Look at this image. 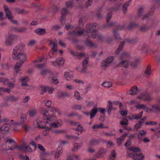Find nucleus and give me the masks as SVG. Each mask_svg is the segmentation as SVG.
<instances>
[{
  "instance_id": "nucleus-52",
  "label": "nucleus",
  "mask_w": 160,
  "mask_h": 160,
  "mask_svg": "<svg viewBox=\"0 0 160 160\" xmlns=\"http://www.w3.org/2000/svg\"><path fill=\"white\" fill-rule=\"evenodd\" d=\"M146 134V132L143 130L139 131L138 135V138L141 140L142 139L143 137Z\"/></svg>"
},
{
  "instance_id": "nucleus-37",
  "label": "nucleus",
  "mask_w": 160,
  "mask_h": 160,
  "mask_svg": "<svg viewBox=\"0 0 160 160\" xmlns=\"http://www.w3.org/2000/svg\"><path fill=\"white\" fill-rule=\"evenodd\" d=\"M41 74L42 76H49L52 75V73L48 69H45L42 71L41 72Z\"/></svg>"
},
{
  "instance_id": "nucleus-1",
  "label": "nucleus",
  "mask_w": 160,
  "mask_h": 160,
  "mask_svg": "<svg viewBox=\"0 0 160 160\" xmlns=\"http://www.w3.org/2000/svg\"><path fill=\"white\" fill-rule=\"evenodd\" d=\"M42 114V120L38 119L33 123V125L35 127L39 128H44L42 131V134L44 136L49 135L51 130V128H56L62 125V122L60 119L58 120L56 122H52L55 119V117L53 115V112L50 111L49 112L44 109H43L41 111Z\"/></svg>"
},
{
  "instance_id": "nucleus-60",
  "label": "nucleus",
  "mask_w": 160,
  "mask_h": 160,
  "mask_svg": "<svg viewBox=\"0 0 160 160\" xmlns=\"http://www.w3.org/2000/svg\"><path fill=\"white\" fill-rule=\"evenodd\" d=\"M72 108L75 110H80L82 108V106L81 105L78 104H75L73 105L72 106Z\"/></svg>"
},
{
  "instance_id": "nucleus-33",
  "label": "nucleus",
  "mask_w": 160,
  "mask_h": 160,
  "mask_svg": "<svg viewBox=\"0 0 160 160\" xmlns=\"http://www.w3.org/2000/svg\"><path fill=\"white\" fill-rule=\"evenodd\" d=\"M143 114V112H140L138 114H133L132 115L131 117L130 118L131 119V118L135 120H138L142 117Z\"/></svg>"
},
{
  "instance_id": "nucleus-17",
  "label": "nucleus",
  "mask_w": 160,
  "mask_h": 160,
  "mask_svg": "<svg viewBox=\"0 0 160 160\" xmlns=\"http://www.w3.org/2000/svg\"><path fill=\"white\" fill-rule=\"evenodd\" d=\"M89 58H86L85 59L83 60L82 62V65L83 68L80 67H78L77 68V69L79 71L83 73L86 72V68L88 66V64Z\"/></svg>"
},
{
  "instance_id": "nucleus-3",
  "label": "nucleus",
  "mask_w": 160,
  "mask_h": 160,
  "mask_svg": "<svg viewBox=\"0 0 160 160\" xmlns=\"http://www.w3.org/2000/svg\"><path fill=\"white\" fill-rule=\"evenodd\" d=\"M141 150L133 147L129 148L127 153V157L131 158L134 160H142L144 156L140 152Z\"/></svg>"
},
{
  "instance_id": "nucleus-4",
  "label": "nucleus",
  "mask_w": 160,
  "mask_h": 160,
  "mask_svg": "<svg viewBox=\"0 0 160 160\" xmlns=\"http://www.w3.org/2000/svg\"><path fill=\"white\" fill-rule=\"evenodd\" d=\"M18 59L20 60L19 62H17L14 66V75L15 77L19 73L20 71V68L22 66L23 62H25L27 59V56L26 54L22 53L18 57Z\"/></svg>"
},
{
  "instance_id": "nucleus-44",
  "label": "nucleus",
  "mask_w": 160,
  "mask_h": 160,
  "mask_svg": "<svg viewBox=\"0 0 160 160\" xmlns=\"http://www.w3.org/2000/svg\"><path fill=\"white\" fill-rule=\"evenodd\" d=\"M20 80L22 82L21 85L25 86H28L27 82L28 80V77H25L23 78L20 79Z\"/></svg>"
},
{
  "instance_id": "nucleus-14",
  "label": "nucleus",
  "mask_w": 160,
  "mask_h": 160,
  "mask_svg": "<svg viewBox=\"0 0 160 160\" xmlns=\"http://www.w3.org/2000/svg\"><path fill=\"white\" fill-rule=\"evenodd\" d=\"M45 103L46 106L48 107H49V108L48 109V110H47L44 108H42L41 110V112L43 109H44L49 112L50 111H52L53 112V114H52L53 115L54 112L57 113L58 115H60V112L59 111V110L58 109L55 108H53L52 107H50L51 104V102L50 101L47 100L45 101Z\"/></svg>"
},
{
  "instance_id": "nucleus-12",
  "label": "nucleus",
  "mask_w": 160,
  "mask_h": 160,
  "mask_svg": "<svg viewBox=\"0 0 160 160\" xmlns=\"http://www.w3.org/2000/svg\"><path fill=\"white\" fill-rule=\"evenodd\" d=\"M6 146H8V147L6 146L4 149H6L7 150H13L17 147V144L13 140L8 139L5 142Z\"/></svg>"
},
{
  "instance_id": "nucleus-40",
  "label": "nucleus",
  "mask_w": 160,
  "mask_h": 160,
  "mask_svg": "<svg viewBox=\"0 0 160 160\" xmlns=\"http://www.w3.org/2000/svg\"><path fill=\"white\" fill-rule=\"evenodd\" d=\"M98 112V109L96 108H94L91 110L90 113V118H94Z\"/></svg>"
},
{
  "instance_id": "nucleus-34",
  "label": "nucleus",
  "mask_w": 160,
  "mask_h": 160,
  "mask_svg": "<svg viewBox=\"0 0 160 160\" xmlns=\"http://www.w3.org/2000/svg\"><path fill=\"white\" fill-rule=\"evenodd\" d=\"M57 94L58 97L59 98L68 97L70 95L69 93L66 92H58Z\"/></svg>"
},
{
  "instance_id": "nucleus-46",
  "label": "nucleus",
  "mask_w": 160,
  "mask_h": 160,
  "mask_svg": "<svg viewBox=\"0 0 160 160\" xmlns=\"http://www.w3.org/2000/svg\"><path fill=\"white\" fill-rule=\"evenodd\" d=\"M135 107L138 109L143 108L147 112H148V108L147 107V106L144 104H138L135 105Z\"/></svg>"
},
{
  "instance_id": "nucleus-36",
  "label": "nucleus",
  "mask_w": 160,
  "mask_h": 160,
  "mask_svg": "<svg viewBox=\"0 0 160 160\" xmlns=\"http://www.w3.org/2000/svg\"><path fill=\"white\" fill-rule=\"evenodd\" d=\"M120 124L122 126L123 128L125 129H128L126 126L128 124V120L126 118H124L123 120L120 121Z\"/></svg>"
},
{
  "instance_id": "nucleus-55",
  "label": "nucleus",
  "mask_w": 160,
  "mask_h": 160,
  "mask_svg": "<svg viewBox=\"0 0 160 160\" xmlns=\"http://www.w3.org/2000/svg\"><path fill=\"white\" fill-rule=\"evenodd\" d=\"M152 27V26H148L147 25H145L144 26H142L140 28V30L142 32H144Z\"/></svg>"
},
{
  "instance_id": "nucleus-23",
  "label": "nucleus",
  "mask_w": 160,
  "mask_h": 160,
  "mask_svg": "<svg viewBox=\"0 0 160 160\" xmlns=\"http://www.w3.org/2000/svg\"><path fill=\"white\" fill-rule=\"evenodd\" d=\"M27 119L26 116L25 115H22L21 117V122H15L13 123V121L11 120L10 123L12 124V125H20L24 124L26 121Z\"/></svg>"
},
{
  "instance_id": "nucleus-38",
  "label": "nucleus",
  "mask_w": 160,
  "mask_h": 160,
  "mask_svg": "<svg viewBox=\"0 0 160 160\" xmlns=\"http://www.w3.org/2000/svg\"><path fill=\"white\" fill-rule=\"evenodd\" d=\"M37 113V110L35 108H32L29 110L28 114L30 117H33L35 116Z\"/></svg>"
},
{
  "instance_id": "nucleus-7",
  "label": "nucleus",
  "mask_w": 160,
  "mask_h": 160,
  "mask_svg": "<svg viewBox=\"0 0 160 160\" xmlns=\"http://www.w3.org/2000/svg\"><path fill=\"white\" fill-rule=\"evenodd\" d=\"M50 45L52 47V48L49 52L48 56L50 58H55L56 57L58 51L56 40H55V41H50Z\"/></svg>"
},
{
  "instance_id": "nucleus-39",
  "label": "nucleus",
  "mask_w": 160,
  "mask_h": 160,
  "mask_svg": "<svg viewBox=\"0 0 160 160\" xmlns=\"http://www.w3.org/2000/svg\"><path fill=\"white\" fill-rule=\"evenodd\" d=\"M15 10L18 14H25L28 13V11L23 9H21L19 8H15Z\"/></svg>"
},
{
  "instance_id": "nucleus-59",
  "label": "nucleus",
  "mask_w": 160,
  "mask_h": 160,
  "mask_svg": "<svg viewBox=\"0 0 160 160\" xmlns=\"http://www.w3.org/2000/svg\"><path fill=\"white\" fill-rule=\"evenodd\" d=\"M143 11V9L142 7L138 9V17H141L142 16Z\"/></svg>"
},
{
  "instance_id": "nucleus-42",
  "label": "nucleus",
  "mask_w": 160,
  "mask_h": 160,
  "mask_svg": "<svg viewBox=\"0 0 160 160\" xmlns=\"http://www.w3.org/2000/svg\"><path fill=\"white\" fill-rule=\"evenodd\" d=\"M82 143H75L74 144V147L72 149V151H77L82 146Z\"/></svg>"
},
{
  "instance_id": "nucleus-61",
  "label": "nucleus",
  "mask_w": 160,
  "mask_h": 160,
  "mask_svg": "<svg viewBox=\"0 0 160 160\" xmlns=\"http://www.w3.org/2000/svg\"><path fill=\"white\" fill-rule=\"evenodd\" d=\"M143 123L142 121L139 120L135 125L134 128L136 129L139 128Z\"/></svg>"
},
{
  "instance_id": "nucleus-24",
  "label": "nucleus",
  "mask_w": 160,
  "mask_h": 160,
  "mask_svg": "<svg viewBox=\"0 0 160 160\" xmlns=\"http://www.w3.org/2000/svg\"><path fill=\"white\" fill-rule=\"evenodd\" d=\"M62 148L61 146H59L56 152L52 151L51 152V154L54 155L55 154V158H58L60 156V155L62 153Z\"/></svg>"
},
{
  "instance_id": "nucleus-47",
  "label": "nucleus",
  "mask_w": 160,
  "mask_h": 160,
  "mask_svg": "<svg viewBox=\"0 0 160 160\" xmlns=\"http://www.w3.org/2000/svg\"><path fill=\"white\" fill-rule=\"evenodd\" d=\"M6 99L9 101H16L18 99V98L13 96H8L6 97Z\"/></svg>"
},
{
  "instance_id": "nucleus-63",
  "label": "nucleus",
  "mask_w": 160,
  "mask_h": 160,
  "mask_svg": "<svg viewBox=\"0 0 160 160\" xmlns=\"http://www.w3.org/2000/svg\"><path fill=\"white\" fill-rule=\"evenodd\" d=\"M27 28L25 27H18V32H23L26 31Z\"/></svg>"
},
{
  "instance_id": "nucleus-50",
  "label": "nucleus",
  "mask_w": 160,
  "mask_h": 160,
  "mask_svg": "<svg viewBox=\"0 0 160 160\" xmlns=\"http://www.w3.org/2000/svg\"><path fill=\"white\" fill-rule=\"evenodd\" d=\"M64 78L65 79L68 80H70L72 77V75H70L69 72H66L64 73Z\"/></svg>"
},
{
  "instance_id": "nucleus-45",
  "label": "nucleus",
  "mask_w": 160,
  "mask_h": 160,
  "mask_svg": "<svg viewBox=\"0 0 160 160\" xmlns=\"http://www.w3.org/2000/svg\"><path fill=\"white\" fill-rule=\"evenodd\" d=\"M106 152L107 150L106 149L100 148L99 149L98 153L101 157H102L106 154Z\"/></svg>"
},
{
  "instance_id": "nucleus-41",
  "label": "nucleus",
  "mask_w": 160,
  "mask_h": 160,
  "mask_svg": "<svg viewBox=\"0 0 160 160\" xmlns=\"http://www.w3.org/2000/svg\"><path fill=\"white\" fill-rule=\"evenodd\" d=\"M152 72L151 70V67L149 65L147 66L146 69L144 72V75L146 77H148L151 74Z\"/></svg>"
},
{
  "instance_id": "nucleus-18",
  "label": "nucleus",
  "mask_w": 160,
  "mask_h": 160,
  "mask_svg": "<svg viewBox=\"0 0 160 160\" xmlns=\"http://www.w3.org/2000/svg\"><path fill=\"white\" fill-rule=\"evenodd\" d=\"M64 60L62 58H58L56 61L52 62V65L55 66H60L64 63Z\"/></svg>"
},
{
  "instance_id": "nucleus-9",
  "label": "nucleus",
  "mask_w": 160,
  "mask_h": 160,
  "mask_svg": "<svg viewBox=\"0 0 160 160\" xmlns=\"http://www.w3.org/2000/svg\"><path fill=\"white\" fill-rule=\"evenodd\" d=\"M47 59V58L43 55L41 57H39L37 59L33 60V62L34 63L35 67L38 68L42 69L45 66V63L37 64V63L38 62H44Z\"/></svg>"
},
{
  "instance_id": "nucleus-57",
  "label": "nucleus",
  "mask_w": 160,
  "mask_h": 160,
  "mask_svg": "<svg viewBox=\"0 0 160 160\" xmlns=\"http://www.w3.org/2000/svg\"><path fill=\"white\" fill-rule=\"evenodd\" d=\"M97 37L96 38H98V40L101 41H103L104 40V37L101 34H98V32H97Z\"/></svg>"
},
{
  "instance_id": "nucleus-43",
  "label": "nucleus",
  "mask_w": 160,
  "mask_h": 160,
  "mask_svg": "<svg viewBox=\"0 0 160 160\" xmlns=\"http://www.w3.org/2000/svg\"><path fill=\"white\" fill-rule=\"evenodd\" d=\"M116 154L115 150H112L110 155L109 159L110 160H116Z\"/></svg>"
},
{
  "instance_id": "nucleus-21",
  "label": "nucleus",
  "mask_w": 160,
  "mask_h": 160,
  "mask_svg": "<svg viewBox=\"0 0 160 160\" xmlns=\"http://www.w3.org/2000/svg\"><path fill=\"white\" fill-rule=\"evenodd\" d=\"M138 98L147 101H150L152 100V98L150 96L147 92L141 93L138 96Z\"/></svg>"
},
{
  "instance_id": "nucleus-29",
  "label": "nucleus",
  "mask_w": 160,
  "mask_h": 160,
  "mask_svg": "<svg viewBox=\"0 0 160 160\" xmlns=\"http://www.w3.org/2000/svg\"><path fill=\"white\" fill-rule=\"evenodd\" d=\"M99 142L100 141L98 140L92 139L89 142L88 144L91 146H95L98 145Z\"/></svg>"
},
{
  "instance_id": "nucleus-56",
  "label": "nucleus",
  "mask_w": 160,
  "mask_h": 160,
  "mask_svg": "<svg viewBox=\"0 0 160 160\" xmlns=\"http://www.w3.org/2000/svg\"><path fill=\"white\" fill-rule=\"evenodd\" d=\"M26 146L25 144H23L19 146L18 148L21 151L25 152Z\"/></svg>"
},
{
  "instance_id": "nucleus-48",
  "label": "nucleus",
  "mask_w": 160,
  "mask_h": 160,
  "mask_svg": "<svg viewBox=\"0 0 160 160\" xmlns=\"http://www.w3.org/2000/svg\"><path fill=\"white\" fill-rule=\"evenodd\" d=\"M74 159L79 160V157L75 154H72L68 157L67 160H73Z\"/></svg>"
},
{
  "instance_id": "nucleus-13",
  "label": "nucleus",
  "mask_w": 160,
  "mask_h": 160,
  "mask_svg": "<svg viewBox=\"0 0 160 160\" xmlns=\"http://www.w3.org/2000/svg\"><path fill=\"white\" fill-rule=\"evenodd\" d=\"M136 42V40L134 38H127L126 39L125 41L122 42H121L120 43V45L118 48L117 49L115 52L116 54H118L119 52L122 50L123 46L125 42H129V43H134Z\"/></svg>"
},
{
  "instance_id": "nucleus-25",
  "label": "nucleus",
  "mask_w": 160,
  "mask_h": 160,
  "mask_svg": "<svg viewBox=\"0 0 160 160\" xmlns=\"http://www.w3.org/2000/svg\"><path fill=\"white\" fill-rule=\"evenodd\" d=\"M114 57L113 56H109L102 63V66L103 67H106L110 63L114 60Z\"/></svg>"
},
{
  "instance_id": "nucleus-58",
  "label": "nucleus",
  "mask_w": 160,
  "mask_h": 160,
  "mask_svg": "<svg viewBox=\"0 0 160 160\" xmlns=\"http://www.w3.org/2000/svg\"><path fill=\"white\" fill-rule=\"evenodd\" d=\"M121 5V3H118L117 5L114 8H109L108 11H111V10H119V7Z\"/></svg>"
},
{
  "instance_id": "nucleus-22",
  "label": "nucleus",
  "mask_w": 160,
  "mask_h": 160,
  "mask_svg": "<svg viewBox=\"0 0 160 160\" xmlns=\"http://www.w3.org/2000/svg\"><path fill=\"white\" fill-rule=\"evenodd\" d=\"M42 94L47 92L51 94L52 93L54 88L52 87L48 86H42L41 87Z\"/></svg>"
},
{
  "instance_id": "nucleus-10",
  "label": "nucleus",
  "mask_w": 160,
  "mask_h": 160,
  "mask_svg": "<svg viewBox=\"0 0 160 160\" xmlns=\"http://www.w3.org/2000/svg\"><path fill=\"white\" fill-rule=\"evenodd\" d=\"M4 10L5 13L6 17L8 20L12 23L18 25V21L17 20H13L12 15L7 6L4 5Z\"/></svg>"
},
{
  "instance_id": "nucleus-49",
  "label": "nucleus",
  "mask_w": 160,
  "mask_h": 160,
  "mask_svg": "<svg viewBox=\"0 0 160 160\" xmlns=\"http://www.w3.org/2000/svg\"><path fill=\"white\" fill-rule=\"evenodd\" d=\"M35 32L36 33L40 35H43L46 33L45 29L42 28H38L35 30Z\"/></svg>"
},
{
  "instance_id": "nucleus-64",
  "label": "nucleus",
  "mask_w": 160,
  "mask_h": 160,
  "mask_svg": "<svg viewBox=\"0 0 160 160\" xmlns=\"http://www.w3.org/2000/svg\"><path fill=\"white\" fill-rule=\"evenodd\" d=\"M98 111L100 112L102 114V115H103L104 117L105 112H106V110L105 109L99 108L98 109Z\"/></svg>"
},
{
  "instance_id": "nucleus-32",
  "label": "nucleus",
  "mask_w": 160,
  "mask_h": 160,
  "mask_svg": "<svg viewBox=\"0 0 160 160\" xmlns=\"http://www.w3.org/2000/svg\"><path fill=\"white\" fill-rule=\"evenodd\" d=\"M132 0H129V1L126 2L123 5L122 10L124 14L127 12L128 7L130 5Z\"/></svg>"
},
{
  "instance_id": "nucleus-6",
  "label": "nucleus",
  "mask_w": 160,
  "mask_h": 160,
  "mask_svg": "<svg viewBox=\"0 0 160 160\" xmlns=\"http://www.w3.org/2000/svg\"><path fill=\"white\" fill-rule=\"evenodd\" d=\"M24 48V45L23 43H20L14 47L13 49L12 58L15 59H18L19 56L23 52Z\"/></svg>"
},
{
  "instance_id": "nucleus-5",
  "label": "nucleus",
  "mask_w": 160,
  "mask_h": 160,
  "mask_svg": "<svg viewBox=\"0 0 160 160\" xmlns=\"http://www.w3.org/2000/svg\"><path fill=\"white\" fill-rule=\"evenodd\" d=\"M139 27V25L135 22H131L128 26H126L125 25H120L117 27L116 29L113 31V34L115 37V38L117 39H120L119 36L117 33L118 31V30H122L124 29H130L133 28L138 27Z\"/></svg>"
},
{
  "instance_id": "nucleus-51",
  "label": "nucleus",
  "mask_w": 160,
  "mask_h": 160,
  "mask_svg": "<svg viewBox=\"0 0 160 160\" xmlns=\"http://www.w3.org/2000/svg\"><path fill=\"white\" fill-rule=\"evenodd\" d=\"M153 11L152 9L151 11L150 12L143 16L142 18V20H144L146 19H148L150 16H151L153 15Z\"/></svg>"
},
{
  "instance_id": "nucleus-27",
  "label": "nucleus",
  "mask_w": 160,
  "mask_h": 160,
  "mask_svg": "<svg viewBox=\"0 0 160 160\" xmlns=\"http://www.w3.org/2000/svg\"><path fill=\"white\" fill-rule=\"evenodd\" d=\"M128 134L126 132H124V133L119 138H117L116 141L118 145H120L122 141L127 136Z\"/></svg>"
},
{
  "instance_id": "nucleus-30",
  "label": "nucleus",
  "mask_w": 160,
  "mask_h": 160,
  "mask_svg": "<svg viewBox=\"0 0 160 160\" xmlns=\"http://www.w3.org/2000/svg\"><path fill=\"white\" fill-rule=\"evenodd\" d=\"M130 57V54L127 52H123L119 55V58L121 60L124 59L129 58Z\"/></svg>"
},
{
  "instance_id": "nucleus-54",
  "label": "nucleus",
  "mask_w": 160,
  "mask_h": 160,
  "mask_svg": "<svg viewBox=\"0 0 160 160\" xmlns=\"http://www.w3.org/2000/svg\"><path fill=\"white\" fill-rule=\"evenodd\" d=\"M102 85L105 87L109 88L112 86V84L110 82H105L102 83Z\"/></svg>"
},
{
  "instance_id": "nucleus-8",
  "label": "nucleus",
  "mask_w": 160,
  "mask_h": 160,
  "mask_svg": "<svg viewBox=\"0 0 160 160\" xmlns=\"http://www.w3.org/2000/svg\"><path fill=\"white\" fill-rule=\"evenodd\" d=\"M140 60L139 59H136L134 62H130L127 60H122L119 64V66L124 67L125 68L128 67L129 65L133 68L136 67L138 64Z\"/></svg>"
},
{
  "instance_id": "nucleus-35",
  "label": "nucleus",
  "mask_w": 160,
  "mask_h": 160,
  "mask_svg": "<svg viewBox=\"0 0 160 160\" xmlns=\"http://www.w3.org/2000/svg\"><path fill=\"white\" fill-rule=\"evenodd\" d=\"M139 91L138 87L136 86L132 87L130 90V94L131 95H135L137 94Z\"/></svg>"
},
{
  "instance_id": "nucleus-28",
  "label": "nucleus",
  "mask_w": 160,
  "mask_h": 160,
  "mask_svg": "<svg viewBox=\"0 0 160 160\" xmlns=\"http://www.w3.org/2000/svg\"><path fill=\"white\" fill-rule=\"evenodd\" d=\"M70 53L72 55L74 56L77 57L78 58L81 59L85 56V54L83 52H77L75 53L72 51H71Z\"/></svg>"
},
{
  "instance_id": "nucleus-15",
  "label": "nucleus",
  "mask_w": 160,
  "mask_h": 160,
  "mask_svg": "<svg viewBox=\"0 0 160 160\" xmlns=\"http://www.w3.org/2000/svg\"><path fill=\"white\" fill-rule=\"evenodd\" d=\"M85 38L86 39L83 42L84 44L88 47L89 48H96L97 47V45L95 43H93L91 40V36L88 34L85 35Z\"/></svg>"
},
{
  "instance_id": "nucleus-20",
  "label": "nucleus",
  "mask_w": 160,
  "mask_h": 160,
  "mask_svg": "<svg viewBox=\"0 0 160 160\" xmlns=\"http://www.w3.org/2000/svg\"><path fill=\"white\" fill-rule=\"evenodd\" d=\"M2 82L4 84L8 85L11 89L15 86L14 83L11 82L8 79L3 78H0V83Z\"/></svg>"
},
{
  "instance_id": "nucleus-2",
  "label": "nucleus",
  "mask_w": 160,
  "mask_h": 160,
  "mask_svg": "<svg viewBox=\"0 0 160 160\" xmlns=\"http://www.w3.org/2000/svg\"><path fill=\"white\" fill-rule=\"evenodd\" d=\"M84 17H82L80 18L79 21V25L77 28L74 29L75 27L70 24H66L65 28L67 30H73L72 31H69V34L73 36H80L82 35H85L86 32L88 33L91 32V37L93 38H95L97 37V32L98 31L97 29L98 28L99 26L97 23H89L86 27V31L83 29H82L80 26L83 27L84 23L83 20Z\"/></svg>"
},
{
  "instance_id": "nucleus-26",
  "label": "nucleus",
  "mask_w": 160,
  "mask_h": 160,
  "mask_svg": "<svg viewBox=\"0 0 160 160\" xmlns=\"http://www.w3.org/2000/svg\"><path fill=\"white\" fill-rule=\"evenodd\" d=\"M11 127V125L8 124H4L1 128L2 133L4 134L7 133Z\"/></svg>"
},
{
  "instance_id": "nucleus-11",
  "label": "nucleus",
  "mask_w": 160,
  "mask_h": 160,
  "mask_svg": "<svg viewBox=\"0 0 160 160\" xmlns=\"http://www.w3.org/2000/svg\"><path fill=\"white\" fill-rule=\"evenodd\" d=\"M112 16V12L108 13L107 16V23L104 24L102 27V29H104L108 28L109 27H112L113 26H116L117 24L116 22H111L108 23L111 18Z\"/></svg>"
},
{
  "instance_id": "nucleus-53",
  "label": "nucleus",
  "mask_w": 160,
  "mask_h": 160,
  "mask_svg": "<svg viewBox=\"0 0 160 160\" xmlns=\"http://www.w3.org/2000/svg\"><path fill=\"white\" fill-rule=\"evenodd\" d=\"M73 5V1L71 0L66 2V6L68 8H72Z\"/></svg>"
},
{
  "instance_id": "nucleus-16",
  "label": "nucleus",
  "mask_w": 160,
  "mask_h": 160,
  "mask_svg": "<svg viewBox=\"0 0 160 160\" xmlns=\"http://www.w3.org/2000/svg\"><path fill=\"white\" fill-rule=\"evenodd\" d=\"M5 44L7 46H11L13 43L14 41L17 38L16 36L12 34H8L6 37Z\"/></svg>"
},
{
  "instance_id": "nucleus-31",
  "label": "nucleus",
  "mask_w": 160,
  "mask_h": 160,
  "mask_svg": "<svg viewBox=\"0 0 160 160\" xmlns=\"http://www.w3.org/2000/svg\"><path fill=\"white\" fill-rule=\"evenodd\" d=\"M70 122V124L72 125H74L76 126H78V127L76 129V131H80L81 132V133H82V127L80 125L78 124V122L71 121Z\"/></svg>"
},
{
  "instance_id": "nucleus-19",
  "label": "nucleus",
  "mask_w": 160,
  "mask_h": 160,
  "mask_svg": "<svg viewBox=\"0 0 160 160\" xmlns=\"http://www.w3.org/2000/svg\"><path fill=\"white\" fill-rule=\"evenodd\" d=\"M61 25L63 26L65 24V20L66 18V15L68 13V11L65 8H63L61 11Z\"/></svg>"
},
{
  "instance_id": "nucleus-62",
  "label": "nucleus",
  "mask_w": 160,
  "mask_h": 160,
  "mask_svg": "<svg viewBox=\"0 0 160 160\" xmlns=\"http://www.w3.org/2000/svg\"><path fill=\"white\" fill-rule=\"evenodd\" d=\"M36 41L34 39L31 40L29 41L27 43V45L28 46H32L34 45L36 43Z\"/></svg>"
}]
</instances>
